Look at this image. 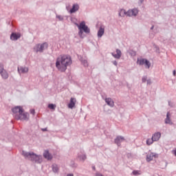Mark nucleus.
I'll return each instance as SVG.
<instances>
[{
    "instance_id": "f257e3e1",
    "label": "nucleus",
    "mask_w": 176,
    "mask_h": 176,
    "mask_svg": "<svg viewBox=\"0 0 176 176\" xmlns=\"http://www.w3.org/2000/svg\"><path fill=\"white\" fill-rule=\"evenodd\" d=\"M72 64V60L71 57L67 55H61L57 58L56 62V68L61 72L67 71V67Z\"/></svg>"
},
{
    "instance_id": "f03ea898",
    "label": "nucleus",
    "mask_w": 176,
    "mask_h": 176,
    "mask_svg": "<svg viewBox=\"0 0 176 176\" xmlns=\"http://www.w3.org/2000/svg\"><path fill=\"white\" fill-rule=\"evenodd\" d=\"M13 116L16 120H28L30 114L25 113L23 107H16L12 109Z\"/></svg>"
},
{
    "instance_id": "7ed1b4c3",
    "label": "nucleus",
    "mask_w": 176,
    "mask_h": 176,
    "mask_svg": "<svg viewBox=\"0 0 176 176\" xmlns=\"http://www.w3.org/2000/svg\"><path fill=\"white\" fill-rule=\"evenodd\" d=\"M23 155L26 159L32 160V162H35L36 163H42V156L37 155L34 153L23 152Z\"/></svg>"
},
{
    "instance_id": "20e7f679",
    "label": "nucleus",
    "mask_w": 176,
    "mask_h": 176,
    "mask_svg": "<svg viewBox=\"0 0 176 176\" xmlns=\"http://www.w3.org/2000/svg\"><path fill=\"white\" fill-rule=\"evenodd\" d=\"M76 25H77L78 30H81L85 32V34H90V29L87 25H86V23L85 21L81 22L80 25L76 23Z\"/></svg>"
},
{
    "instance_id": "39448f33",
    "label": "nucleus",
    "mask_w": 176,
    "mask_h": 176,
    "mask_svg": "<svg viewBox=\"0 0 176 176\" xmlns=\"http://www.w3.org/2000/svg\"><path fill=\"white\" fill-rule=\"evenodd\" d=\"M137 64L139 65H145L146 68H151V62L144 58H138L137 60Z\"/></svg>"
},
{
    "instance_id": "423d86ee",
    "label": "nucleus",
    "mask_w": 176,
    "mask_h": 176,
    "mask_svg": "<svg viewBox=\"0 0 176 176\" xmlns=\"http://www.w3.org/2000/svg\"><path fill=\"white\" fill-rule=\"evenodd\" d=\"M47 46H48L47 43H44L41 45L38 44L36 45V47H34V50L36 52H43V50L47 49Z\"/></svg>"
},
{
    "instance_id": "0eeeda50",
    "label": "nucleus",
    "mask_w": 176,
    "mask_h": 176,
    "mask_svg": "<svg viewBox=\"0 0 176 176\" xmlns=\"http://www.w3.org/2000/svg\"><path fill=\"white\" fill-rule=\"evenodd\" d=\"M0 74L3 78V79H8L9 78V74L8 72L3 69V65L0 64Z\"/></svg>"
},
{
    "instance_id": "6e6552de",
    "label": "nucleus",
    "mask_w": 176,
    "mask_h": 176,
    "mask_svg": "<svg viewBox=\"0 0 176 176\" xmlns=\"http://www.w3.org/2000/svg\"><path fill=\"white\" fill-rule=\"evenodd\" d=\"M156 157H158L157 154L154 153H151L147 155L146 160L148 162H151V161L153 160L154 158H156Z\"/></svg>"
},
{
    "instance_id": "1a4fd4ad",
    "label": "nucleus",
    "mask_w": 176,
    "mask_h": 176,
    "mask_svg": "<svg viewBox=\"0 0 176 176\" xmlns=\"http://www.w3.org/2000/svg\"><path fill=\"white\" fill-rule=\"evenodd\" d=\"M126 14L129 17H131V16H135L136 14H138V10L137 9L129 10L127 12Z\"/></svg>"
},
{
    "instance_id": "9d476101",
    "label": "nucleus",
    "mask_w": 176,
    "mask_h": 176,
    "mask_svg": "<svg viewBox=\"0 0 176 176\" xmlns=\"http://www.w3.org/2000/svg\"><path fill=\"white\" fill-rule=\"evenodd\" d=\"M75 104H76V99H75L74 98H71L70 102L68 104V108L72 109L75 107Z\"/></svg>"
},
{
    "instance_id": "9b49d317",
    "label": "nucleus",
    "mask_w": 176,
    "mask_h": 176,
    "mask_svg": "<svg viewBox=\"0 0 176 176\" xmlns=\"http://www.w3.org/2000/svg\"><path fill=\"white\" fill-rule=\"evenodd\" d=\"M21 36V34H20L19 33H12L10 36V39L12 41H17V39H19Z\"/></svg>"
},
{
    "instance_id": "f8f14e48",
    "label": "nucleus",
    "mask_w": 176,
    "mask_h": 176,
    "mask_svg": "<svg viewBox=\"0 0 176 176\" xmlns=\"http://www.w3.org/2000/svg\"><path fill=\"white\" fill-rule=\"evenodd\" d=\"M162 137V133L160 132L155 133L153 135L152 138L154 141H159Z\"/></svg>"
},
{
    "instance_id": "ddd939ff",
    "label": "nucleus",
    "mask_w": 176,
    "mask_h": 176,
    "mask_svg": "<svg viewBox=\"0 0 176 176\" xmlns=\"http://www.w3.org/2000/svg\"><path fill=\"white\" fill-rule=\"evenodd\" d=\"M79 10V5L74 4L72 9L69 10V13H75Z\"/></svg>"
},
{
    "instance_id": "4468645a",
    "label": "nucleus",
    "mask_w": 176,
    "mask_h": 176,
    "mask_svg": "<svg viewBox=\"0 0 176 176\" xmlns=\"http://www.w3.org/2000/svg\"><path fill=\"white\" fill-rule=\"evenodd\" d=\"M123 141H124V138L122 136H118L115 140V142L117 145H120V142H123Z\"/></svg>"
},
{
    "instance_id": "2eb2a0df",
    "label": "nucleus",
    "mask_w": 176,
    "mask_h": 176,
    "mask_svg": "<svg viewBox=\"0 0 176 176\" xmlns=\"http://www.w3.org/2000/svg\"><path fill=\"white\" fill-rule=\"evenodd\" d=\"M43 156L45 159H47V160H52V159H53V157L50 155V153H49V151H45L43 153Z\"/></svg>"
},
{
    "instance_id": "dca6fc26",
    "label": "nucleus",
    "mask_w": 176,
    "mask_h": 176,
    "mask_svg": "<svg viewBox=\"0 0 176 176\" xmlns=\"http://www.w3.org/2000/svg\"><path fill=\"white\" fill-rule=\"evenodd\" d=\"M104 32H105V30L104 29V28L100 27L98 32V38H101V36L104 35Z\"/></svg>"
},
{
    "instance_id": "f3484780",
    "label": "nucleus",
    "mask_w": 176,
    "mask_h": 176,
    "mask_svg": "<svg viewBox=\"0 0 176 176\" xmlns=\"http://www.w3.org/2000/svg\"><path fill=\"white\" fill-rule=\"evenodd\" d=\"M112 56H113L115 58H120V57H122V52L120 50H116V54H112Z\"/></svg>"
},
{
    "instance_id": "a211bd4d",
    "label": "nucleus",
    "mask_w": 176,
    "mask_h": 176,
    "mask_svg": "<svg viewBox=\"0 0 176 176\" xmlns=\"http://www.w3.org/2000/svg\"><path fill=\"white\" fill-rule=\"evenodd\" d=\"M18 71L19 74H26V72H28V68L27 67L18 68Z\"/></svg>"
},
{
    "instance_id": "6ab92c4d",
    "label": "nucleus",
    "mask_w": 176,
    "mask_h": 176,
    "mask_svg": "<svg viewBox=\"0 0 176 176\" xmlns=\"http://www.w3.org/2000/svg\"><path fill=\"white\" fill-rule=\"evenodd\" d=\"M105 102H107V105H109L110 107H113V100L111 98H106Z\"/></svg>"
},
{
    "instance_id": "aec40b11",
    "label": "nucleus",
    "mask_w": 176,
    "mask_h": 176,
    "mask_svg": "<svg viewBox=\"0 0 176 176\" xmlns=\"http://www.w3.org/2000/svg\"><path fill=\"white\" fill-rule=\"evenodd\" d=\"M165 123L171 124V120H170V113L168 112L166 114V119L165 120Z\"/></svg>"
},
{
    "instance_id": "412c9836",
    "label": "nucleus",
    "mask_w": 176,
    "mask_h": 176,
    "mask_svg": "<svg viewBox=\"0 0 176 176\" xmlns=\"http://www.w3.org/2000/svg\"><path fill=\"white\" fill-rule=\"evenodd\" d=\"M119 16H120V17H124V16H127V12L125 10H121L119 12Z\"/></svg>"
},
{
    "instance_id": "4be33fe9",
    "label": "nucleus",
    "mask_w": 176,
    "mask_h": 176,
    "mask_svg": "<svg viewBox=\"0 0 176 176\" xmlns=\"http://www.w3.org/2000/svg\"><path fill=\"white\" fill-rule=\"evenodd\" d=\"M155 140H153V138H151V139H147V140H146V144L147 145H152V144H153V142H154Z\"/></svg>"
},
{
    "instance_id": "5701e85b",
    "label": "nucleus",
    "mask_w": 176,
    "mask_h": 176,
    "mask_svg": "<svg viewBox=\"0 0 176 176\" xmlns=\"http://www.w3.org/2000/svg\"><path fill=\"white\" fill-rule=\"evenodd\" d=\"M52 170H53L54 173H58V166H57V165H56V164L52 165Z\"/></svg>"
},
{
    "instance_id": "b1692460",
    "label": "nucleus",
    "mask_w": 176,
    "mask_h": 176,
    "mask_svg": "<svg viewBox=\"0 0 176 176\" xmlns=\"http://www.w3.org/2000/svg\"><path fill=\"white\" fill-rule=\"evenodd\" d=\"M132 173L133 175H141V171L140 170H133Z\"/></svg>"
},
{
    "instance_id": "393cba45",
    "label": "nucleus",
    "mask_w": 176,
    "mask_h": 176,
    "mask_svg": "<svg viewBox=\"0 0 176 176\" xmlns=\"http://www.w3.org/2000/svg\"><path fill=\"white\" fill-rule=\"evenodd\" d=\"M48 108H50V109H56V105L53 104H50L48 105Z\"/></svg>"
},
{
    "instance_id": "a878e982",
    "label": "nucleus",
    "mask_w": 176,
    "mask_h": 176,
    "mask_svg": "<svg viewBox=\"0 0 176 176\" xmlns=\"http://www.w3.org/2000/svg\"><path fill=\"white\" fill-rule=\"evenodd\" d=\"M82 64H83L84 67H87V60H82Z\"/></svg>"
},
{
    "instance_id": "bb28decb",
    "label": "nucleus",
    "mask_w": 176,
    "mask_h": 176,
    "mask_svg": "<svg viewBox=\"0 0 176 176\" xmlns=\"http://www.w3.org/2000/svg\"><path fill=\"white\" fill-rule=\"evenodd\" d=\"M78 35L80 36H82V35H83V30H82V29L79 30Z\"/></svg>"
},
{
    "instance_id": "cd10ccee",
    "label": "nucleus",
    "mask_w": 176,
    "mask_h": 176,
    "mask_svg": "<svg viewBox=\"0 0 176 176\" xmlns=\"http://www.w3.org/2000/svg\"><path fill=\"white\" fill-rule=\"evenodd\" d=\"M30 113H32V115H35V109H31Z\"/></svg>"
},
{
    "instance_id": "c85d7f7f",
    "label": "nucleus",
    "mask_w": 176,
    "mask_h": 176,
    "mask_svg": "<svg viewBox=\"0 0 176 176\" xmlns=\"http://www.w3.org/2000/svg\"><path fill=\"white\" fill-rule=\"evenodd\" d=\"M142 82H146V78L144 77L142 78Z\"/></svg>"
},
{
    "instance_id": "c756f323",
    "label": "nucleus",
    "mask_w": 176,
    "mask_h": 176,
    "mask_svg": "<svg viewBox=\"0 0 176 176\" xmlns=\"http://www.w3.org/2000/svg\"><path fill=\"white\" fill-rule=\"evenodd\" d=\"M57 18L59 19V20H63V17L61 16H57Z\"/></svg>"
},
{
    "instance_id": "7c9ffc66",
    "label": "nucleus",
    "mask_w": 176,
    "mask_h": 176,
    "mask_svg": "<svg viewBox=\"0 0 176 176\" xmlns=\"http://www.w3.org/2000/svg\"><path fill=\"white\" fill-rule=\"evenodd\" d=\"M172 152H173V155H175V156H176V149L173 150Z\"/></svg>"
},
{
    "instance_id": "2f4dec72",
    "label": "nucleus",
    "mask_w": 176,
    "mask_h": 176,
    "mask_svg": "<svg viewBox=\"0 0 176 176\" xmlns=\"http://www.w3.org/2000/svg\"><path fill=\"white\" fill-rule=\"evenodd\" d=\"M113 64H114V65H118V62L113 61Z\"/></svg>"
},
{
    "instance_id": "473e14b6",
    "label": "nucleus",
    "mask_w": 176,
    "mask_h": 176,
    "mask_svg": "<svg viewBox=\"0 0 176 176\" xmlns=\"http://www.w3.org/2000/svg\"><path fill=\"white\" fill-rule=\"evenodd\" d=\"M82 160H86V155L82 156Z\"/></svg>"
},
{
    "instance_id": "72a5a7b5",
    "label": "nucleus",
    "mask_w": 176,
    "mask_h": 176,
    "mask_svg": "<svg viewBox=\"0 0 176 176\" xmlns=\"http://www.w3.org/2000/svg\"><path fill=\"white\" fill-rule=\"evenodd\" d=\"M175 75H176V71L173 70V76H175Z\"/></svg>"
},
{
    "instance_id": "f704fd0d",
    "label": "nucleus",
    "mask_w": 176,
    "mask_h": 176,
    "mask_svg": "<svg viewBox=\"0 0 176 176\" xmlns=\"http://www.w3.org/2000/svg\"><path fill=\"white\" fill-rule=\"evenodd\" d=\"M96 176H102V174H100V173H97V174H96Z\"/></svg>"
},
{
    "instance_id": "c9c22d12",
    "label": "nucleus",
    "mask_w": 176,
    "mask_h": 176,
    "mask_svg": "<svg viewBox=\"0 0 176 176\" xmlns=\"http://www.w3.org/2000/svg\"><path fill=\"white\" fill-rule=\"evenodd\" d=\"M67 176H74V174H68Z\"/></svg>"
},
{
    "instance_id": "e433bc0d",
    "label": "nucleus",
    "mask_w": 176,
    "mask_h": 176,
    "mask_svg": "<svg viewBox=\"0 0 176 176\" xmlns=\"http://www.w3.org/2000/svg\"><path fill=\"white\" fill-rule=\"evenodd\" d=\"M93 170H96V166L92 167Z\"/></svg>"
},
{
    "instance_id": "4c0bfd02",
    "label": "nucleus",
    "mask_w": 176,
    "mask_h": 176,
    "mask_svg": "<svg viewBox=\"0 0 176 176\" xmlns=\"http://www.w3.org/2000/svg\"><path fill=\"white\" fill-rule=\"evenodd\" d=\"M147 83L149 84L151 83V82L149 80H147Z\"/></svg>"
},
{
    "instance_id": "58836bf2",
    "label": "nucleus",
    "mask_w": 176,
    "mask_h": 176,
    "mask_svg": "<svg viewBox=\"0 0 176 176\" xmlns=\"http://www.w3.org/2000/svg\"><path fill=\"white\" fill-rule=\"evenodd\" d=\"M43 131H46V129H43Z\"/></svg>"
},
{
    "instance_id": "ea45409f",
    "label": "nucleus",
    "mask_w": 176,
    "mask_h": 176,
    "mask_svg": "<svg viewBox=\"0 0 176 176\" xmlns=\"http://www.w3.org/2000/svg\"><path fill=\"white\" fill-rule=\"evenodd\" d=\"M151 30H153V26L151 28Z\"/></svg>"
},
{
    "instance_id": "a19ab883",
    "label": "nucleus",
    "mask_w": 176,
    "mask_h": 176,
    "mask_svg": "<svg viewBox=\"0 0 176 176\" xmlns=\"http://www.w3.org/2000/svg\"><path fill=\"white\" fill-rule=\"evenodd\" d=\"M141 2H144V0H142Z\"/></svg>"
}]
</instances>
